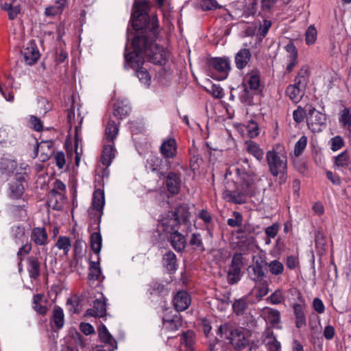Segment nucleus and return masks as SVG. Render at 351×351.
Wrapping results in <instances>:
<instances>
[{
    "label": "nucleus",
    "mask_w": 351,
    "mask_h": 351,
    "mask_svg": "<svg viewBox=\"0 0 351 351\" xmlns=\"http://www.w3.org/2000/svg\"><path fill=\"white\" fill-rule=\"evenodd\" d=\"M163 329L169 331L173 332L182 326V321L178 314H175L172 316L166 315L162 318Z\"/></svg>",
    "instance_id": "obj_20"
},
{
    "label": "nucleus",
    "mask_w": 351,
    "mask_h": 351,
    "mask_svg": "<svg viewBox=\"0 0 351 351\" xmlns=\"http://www.w3.org/2000/svg\"><path fill=\"white\" fill-rule=\"evenodd\" d=\"M67 306H69V311L71 313H80L82 311L80 305V299L77 295H73L67 300Z\"/></svg>",
    "instance_id": "obj_44"
},
{
    "label": "nucleus",
    "mask_w": 351,
    "mask_h": 351,
    "mask_svg": "<svg viewBox=\"0 0 351 351\" xmlns=\"http://www.w3.org/2000/svg\"><path fill=\"white\" fill-rule=\"evenodd\" d=\"M163 267L169 273H174L178 269V263L176 255L171 250L165 253L162 258Z\"/></svg>",
    "instance_id": "obj_21"
},
{
    "label": "nucleus",
    "mask_w": 351,
    "mask_h": 351,
    "mask_svg": "<svg viewBox=\"0 0 351 351\" xmlns=\"http://www.w3.org/2000/svg\"><path fill=\"white\" fill-rule=\"evenodd\" d=\"M210 66L219 73L217 79L222 80L227 77L230 70V61L226 58H216L210 61Z\"/></svg>",
    "instance_id": "obj_10"
},
{
    "label": "nucleus",
    "mask_w": 351,
    "mask_h": 351,
    "mask_svg": "<svg viewBox=\"0 0 351 351\" xmlns=\"http://www.w3.org/2000/svg\"><path fill=\"white\" fill-rule=\"evenodd\" d=\"M331 149L336 152L345 145L343 139L340 136H336L330 139Z\"/></svg>",
    "instance_id": "obj_63"
},
{
    "label": "nucleus",
    "mask_w": 351,
    "mask_h": 351,
    "mask_svg": "<svg viewBox=\"0 0 351 351\" xmlns=\"http://www.w3.org/2000/svg\"><path fill=\"white\" fill-rule=\"evenodd\" d=\"M247 307V302L245 298L236 300L232 304L233 311L237 315H242Z\"/></svg>",
    "instance_id": "obj_46"
},
{
    "label": "nucleus",
    "mask_w": 351,
    "mask_h": 351,
    "mask_svg": "<svg viewBox=\"0 0 351 351\" xmlns=\"http://www.w3.org/2000/svg\"><path fill=\"white\" fill-rule=\"evenodd\" d=\"M199 5L201 9L204 11L215 10L221 8L215 0H202L199 3Z\"/></svg>",
    "instance_id": "obj_56"
},
{
    "label": "nucleus",
    "mask_w": 351,
    "mask_h": 351,
    "mask_svg": "<svg viewBox=\"0 0 351 351\" xmlns=\"http://www.w3.org/2000/svg\"><path fill=\"white\" fill-rule=\"evenodd\" d=\"M30 237L31 240L36 245H46L48 243V235L45 228H33Z\"/></svg>",
    "instance_id": "obj_22"
},
{
    "label": "nucleus",
    "mask_w": 351,
    "mask_h": 351,
    "mask_svg": "<svg viewBox=\"0 0 351 351\" xmlns=\"http://www.w3.org/2000/svg\"><path fill=\"white\" fill-rule=\"evenodd\" d=\"M125 66H127L135 69L136 75L140 82L146 86H149L151 82V75L147 70L143 67L144 64V58L139 54H133V53L125 52Z\"/></svg>",
    "instance_id": "obj_5"
},
{
    "label": "nucleus",
    "mask_w": 351,
    "mask_h": 351,
    "mask_svg": "<svg viewBox=\"0 0 351 351\" xmlns=\"http://www.w3.org/2000/svg\"><path fill=\"white\" fill-rule=\"evenodd\" d=\"M306 145L307 137L306 136H301L295 145L294 155L297 157L300 156L302 154L304 149L306 148Z\"/></svg>",
    "instance_id": "obj_52"
},
{
    "label": "nucleus",
    "mask_w": 351,
    "mask_h": 351,
    "mask_svg": "<svg viewBox=\"0 0 351 351\" xmlns=\"http://www.w3.org/2000/svg\"><path fill=\"white\" fill-rule=\"evenodd\" d=\"M29 178L25 168L18 171L14 175V180L8 184V197L12 200L26 199L25 185L27 184Z\"/></svg>",
    "instance_id": "obj_4"
},
{
    "label": "nucleus",
    "mask_w": 351,
    "mask_h": 351,
    "mask_svg": "<svg viewBox=\"0 0 351 351\" xmlns=\"http://www.w3.org/2000/svg\"><path fill=\"white\" fill-rule=\"evenodd\" d=\"M244 266L242 254L236 253L233 255L231 265L228 271L227 280L230 285L236 284L241 277V269Z\"/></svg>",
    "instance_id": "obj_7"
},
{
    "label": "nucleus",
    "mask_w": 351,
    "mask_h": 351,
    "mask_svg": "<svg viewBox=\"0 0 351 351\" xmlns=\"http://www.w3.org/2000/svg\"><path fill=\"white\" fill-rule=\"evenodd\" d=\"M307 108L304 110L301 106H298L296 110L293 112V118L295 122L297 123H302L304 118H306Z\"/></svg>",
    "instance_id": "obj_55"
},
{
    "label": "nucleus",
    "mask_w": 351,
    "mask_h": 351,
    "mask_svg": "<svg viewBox=\"0 0 351 351\" xmlns=\"http://www.w3.org/2000/svg\"><path fill=\"white\" fill-rule=\"evenodd\" d=\"M17 162L14 159L2 158L0 162V172L1 174L11 176L16 169Z\"/></svg>",
    "instance_id": "obj_30"
},
{
    "label": "nucleus",
    "mask_w": 351,
    "mask_h": 351,
    "mask_svg": "<svg viewBox=\"0 0 351 351\" xmlns=\"http://www.w3.org/2000/svg\"><path fill=\"white\" fill-rule=\"evenodd\" d=\"M105 204L104 193L101 189H97L93 195L92 206L97 211H101Z\"/></svg>",
    "instance_id": "obj_40"
},
{
    "label": "nucleus",
    "mask_w": 351,
    "mask_h": 351,
    "mask_svg": "<svg viewBox=\"0 0 351 351\" xmlns=\"http://www.w3.org/2000/svg\"><path fill=\"white\" fill-rule=\"evenodd\" d=\"M309 75V67L307 65H304L298 72V74L294 79V82L297 83V84H300L302 86L305 87L308 81Z\"/></svg>",
    "instance_id": "obj_39"
},
{
    "label": "nucleus",
    "mask_w": 351,
    "mask_h": 351,
    "mask_svg": "<svg viewBox=\"0 0 351 351\" xmlns=\"http://www.w3.org/2000/svg\"><path fill=\"white\" fill-rule=\"evenodd\" d=\"M285 49L289 53L287 56L288 64L286 66V73H290L298 63V53L295 46L292 43L285 46Z\"/></svg>",
    "instance_id": "obj_19"
},
{
    "label": "nucleus",
    "mask_w": 351,
    "mask_h": 351,
    "mask_svg": "<svg viewBox=\"0 0 351 351\" xmlns=\"http://www.w3.org/2000/svg\"><path fill=\"white\" fill-rule=\"evenodd\" d=\"M252 271H250V278L255 282H261L265 277V273L261 263L256 261L250 267Z\"/></svg>",
    "instance_id": "obj_31"
},
{
    "label": "nucleus",
    "mask_w": 351,
    "mask_h": 351,
    "mask_svg": "<svg viewBox=\"0 0 351 351\" xmlns=\"http://www.w3.org/2000/svg\"><path fill=\"white\" fill-rule=\"evenodd\" d=\"M48 204L53 209L61 210L66 206V198L62 193L50 194Z\"/></svg>",
    "instance_id": "obj_27"
},
{
    "label": "nucleus",
    "mask_w": 351,
    "mask_h": 351,
    "mask_svg": "<svg viewBox=\"0 0 351 351\" xmlns=\"http://www.w3.org/2000/svg\"><path fill=\"white\" fill-rule=\"evenodd\" d=\"M236 173L240 180L241 189L234 190L226 189L224 195L228 201L237 204H242L246 202L247 195H252V186L254 184L256 176L252 169L249 160L242 158L237 162Z\"/></svg>",
    "instance_id": "obj_2"
},
{
    "label": "nucleus",
    "mask_w": 351,
    "mask_h": 351,
    "mask_svg": "<svg viewBox=\"0 0 351 351\" xmlns=\"http://www.w3.org/2000/svg\"><path fill=\"white\" fill-rule=\"evenodd\" d=\"M300 86L295 82L294 84L289 85L286 89V95L294 102H298L302 98Z\"/></svg>",
    "instance_id": "obj_41"
},
{
    "label": "nucleus",
    "mask_w": 351,
    "mask_h": 351,
    "mask_svg": "<svg viewBox=\"0 0 351 351\" xmlns=\"http://www.w3.org/2000/svg\"><path fill=\"white\" fill-rule=\"evenodd\" d=\"M98 334L101 341L104 343L103 346L108 348L109 351H114L117 349V343L116 340L104 324L98 328Z\"/></svg>",
    "instance_id": "obj_18"
},
{
    "label": "nucleus",
    "mask_w": 351,
    "mask_h": 351,
    "mask_svg": "<svg viewBox=\"0 0 351 351\" xmlns=\"http://www.w3.org/2000/svg\"><path fill=\"white\" fill-rule=\"evenodd\" d=\"M351 160L347 150L343 152L335 158V165L339 167H347L350 165Z\"/></svg>",
    "instance_id": "obj_47"
},
{
    "label": "nucleus",
    "mask_w": 351,
    "mask_h": 351,
    "mask_svg": "<svg viewBox=\"0 0 351 351\" xmlns=\"http://www.w3.org/2000/svg\"><path fill=\"white\" fill-rule=\"evenodd\" d=\"M180 225L178 219L173 216H169V212H168L166 216L161 219L158 228L159 232L170 234L178 231Z\"/></svg>",
    "instance_id": "obj_11"
},
{
    "label": "nucleus",
    "mask_w": 351,
    "mask_h": 351,
    "mask_svg": "<svg viewBox=\"0 0 351 351\" xmlns=\"http://www.w3.org/2000/svg\"><path fill=\"white\" fill-rule=\"evenodd\" d=\"M252 55L249 49H241L235 56V64L237 69H243L251 59Z\"/></svg>",
    "instance_id": "obj_25"
},
{
    "label": "nucleus",
    "mask_w": 351,
    "mask_h": 351,
    "mask_svg": "<svg viewBox=\"0 0 351 351\" xmlns=\"http://www.w3.org/2000/svg\"><path fill=\"white\" fill-rule=\"evenodd\" d=\"M234 219L230 218L227 221V223L230 227H239L242 224L243 217L240 213L237 211L233 212Z\"/></svg>",
    "instance_id": "obj_59"
},
{
    "label": "nucleus",
    "mask_w": 351,
    "mask_h": 351,
    "mask_svg": "<svg viewBox=\"0 0 351 351\" xmlns=\"http://www.w3.org/2000/svg\"><path fill=\"white\" fill-rule=\"evenodd\" d=\"M25 63L33 65L40 58V54L34 40H30L21 51Z\"/></svg>",
    "instance_id": "obj_9"
},
{
    "label": "nucleus",
    "mask_w": 351,
    "mask_h": 351,
    "mask_svg": "<svg viewBox=\"0 0 351 351\" xmlns=\"http://www.w3.org/2000/svg\"><path fill=\"white\" fill-rule=\"evenodd\" d=\"M90 246L93 251L95 254L100 252L102 246V239L101 234L99 232H93L90 235Z\"/></svg>",
    "instance_id": "obj_45"
},
{
    "label": "nucleus",
    "mask_w": 351,
    "mask_h": 351,
    "mask_svg": "<svg viewBox=\"0 0 351 351\" xmlns=\"http://www.w3.org/2000/svg\"><path fill=\"white\" fill-rule=\"evenodd\" d=\"M267 300L272 304H280L285 300V296L282 290H276L269 297L267 298Z\"/></svg>",
    "instance_id": "obj_50"
},
{
    "label": "nucleus",
    "mask_w": 351,
    "mask_h": 351,
    "mask_svg": "<svg viewBox=\"0 0 351 351\" xmlns=\"http://www.w3.org/2000/svg\"><path fill=\"white\" fill-rule=\"evenodd\" d=\"M240 100L242 103L247 105H253V96L251 90L245 87L242 93L240 95Z\"/></svg>",
    "instance_id": "obj_58"
},
{
    "label": "nucleus",
    "mask_w": 351,
    "mask_h": 351,
    "mask_svg": "<svg viewBox=\"0 0 351 351\" xmlns=\"http://www.w3.org/2000/svg\"><path fill=\"white\" fill-rule=\"evenodd\" d=\"M262 315L272 327H276L280 322V313L276 309L265 307L263 309Z\"/></svg>",
    "instance_id": "obj_23"
},
{
    "label": "nucleus",
    "mask_w": 351,
    "mask_h": 351,
    "mask_svg": "<svg viewBox=\"0 0 351 351\" xmlns=\"http://www.w3.org/2000/svg\"><path fill=\"white\" fill-rule=\"evenodd\" d=\"M326 122V115L317 110L313 106L307 107L306 124L308 128L313 132L322 130L321 127Z\"/></svg>",
    "instance_id": "obj_6"
},
{
    "label": "nucleus",
    "mask_w": 351,
    "mask_h": 351,
    "mask_svg": "<svg viewBox=\"0 0 351 351\" xmlns=\"http://www.w3.org/2000/svg\"><path fill=\"white\" fill-rule=\"evenodd\" d=\"M16 1V0H11L10 2L0 0V8L7 12L8 19L10 21L15 20L21 12V5L19 3L14 4Z\"/></svg>",
    "instance_id": "obj_16"
},
{
    "label": "nucleus",
    "mask_w": 351,
    "mask_h": 351,
    "mask_svg": "<svg viewBox=\"0 0 351 351\" xmlns=\"http://www.w3.org/2000/svg\"><path fill=\"white\" fill-rule=\"evenodd\" d=\"M265 341L268 351H280V343L276 340L272 331L268 330L266 332Z\"/></svg>",
    "instance_id": "obj_42"
},
{
    "label": "nucleus",
    "mask_w": 351,
    "mask_h": 351,
    "mask_svg": "<svg viewBox=\"0 0 351 351\" xmlns=\"http://www.w3.org/2000/svg\"><path fill=\"white\" fill-rule=\"evenodd\" d=\"M295 316V324L298 328H301L306 325V315L303 306L300 304H294L293 306Z\"/></svg>",
    "instance_id": "obj_34"
},
{
    "label": "nucleus",
    "mask_w": 351,
    "mask_h": 351,
    "mask_svg": "<svg viewBox=\"0 0 351 351\" xmlns=\"http://www.w3.org/2000/svg\"><path fill=\"white\" fill-rule=\"evenodd\" d=\"M317 39V30L313 25H311L305 33V40L307 45L315 43Z\"/></svg>",
    "instance_id": "obj_53"
},
{
    "label": "nucleus",
    "mask_w": 351,
    "mask_h": 351,
    "mask_svg": "<svg viewBox=\"0 0 351 351\" xmlns=\"http://www.w3.org/2000/svg\"><path fill=\"white\" fill-rule=\"evenodd\" d=\"M119 132V126L111 118L109 119L106 130L105 136L106 139L112 143H113L117 135Z\"/></svg>",
    "instance_id": "obj_36"
},
{
    "label": "nucleus",
    "mask_w": 351,
    "mask_h": 351,
    "mask_svg": "<svg viewBox=\"0 0 351 351\" xmlns=\"http://www.w3.org/2000/svg\"><path fill=\"white\" fill-rule=\"evenodd\" d=\"M245 144L247 153L252 155L259 162L263 160L264 152L256 143L252 141H247Z\"/></svg>",
    "instance_id": "obj_28"
},
{
    "label": "nucleus",
    "mask_w": 351,
    "mask_h": 351,
    "mask_svg": "<svg viewBox=\"0 0 351 351\" xmlns=\"http://www.w3.org/2000/svg\"><path fill=\"white\" fill-rule=\"evenodd\" d=\"M130 113V108L126 106H121L119 104H115L113 106V116L119 119H123Z\"/></svg>",
    "instance_id": "obj_49"
},
{
    "label": "nucleus",
    "mask_w": 351,
    "mask_h": 351,
    "mask_svg": "<svg viewBox=\"0 0 351 351\" xmlns=\"http://www.w3.org/2000/svg\"><path fill=\"white\" fill-rule=\"evenodd\" d=\"M173 302L177 312L183 311L191 304V298L186 291H180L175 295Z\"/></svg>",
    "instance_id": "obj_15"
},
{
    "label": "nucleus",
    "mask_w": 351,
    "mask_h": 351,
    "mask_svg": "<svg viewBox=\"0 0 351 351\" xmlns=\"http://www.w3.org/2000/svg\"><path fill=\"white\" fill-rule=\"evenodd\" d=\"M106 315V301L102 295L94 301L93 307L86 310L85 315L95 317H103Z\"/></svg>",
    "instance_id": "obj_14"
},
{
    "label": "nucleus",
    "mask_w": 351,
    "mask_h": 351,
    "mask_svg": "<svg viewBox=\"0 0 351 351\" xmlns=\"http://www.w3.org/2000/svg\"><path fill=\"white\" fill-rule=\"evenodd\" d=\"M265 159L269 171L274 177L282 178L287 173V154L284 146L277 144L266 152Z\"/></svg>",
    "instance_id": "obj_3"
},
{
    "label": "nucleus",
    "mask_w": 351,
    "mask_h": 351,
    "mask_svg": "<svg viewBox=\"0 0 351 351\" xmlns=\"http://www.w3.org/2000/svg\"><path fill=\"white\" fill-rule=\"evenodd\" d=\"M33 140L35 141L33 158L38 157L42 162L48 160L54 154L53 141H42L38 143L36 138Z\"/></svg>",
    "instance_id": "obj_8"
},
{
    "label": "nucleus",
    "mask_w": 351,
    "mask_h": 351,
    "mask_svg": "<svg viewBox=\"0 0 351 351\" xmlns=\"http://www.w3.org/2000/svg\"><path fill=\"white\" fill-rule=\"evenodd\" d=\"M160 152L163 158L167 161L173 158L177 153V144L174 138H168L163 141L160 147Z\"/></svg>",
    "instance_id": "obj_17"
},
{
    "label": "nucleus",
    "mask_w": 351,
    "mask_h": 351,
    "mask_svg": "<svg viewBox=\"0 0 351 351\" xmlns=\"http://www.w3.org/2000/svg\"><path fill=\"white\" fill-rule=\"evenodd\" d=\"M315 241L317 248H319L322 250H325L326 239L323 232L318 230L315 234Z\"/></svg>",
    "instance_id": "obj_60"
},
{
    "label": "nucleus",
    "mask_w": 351,
    "mask_h": 351,
    "mask_svg": "<svg viewBox=\"0 0 351 351\" xmlns=\"http://www.w3.org/2000/svg\"><path fill=\"white\" fill-rule=\"evenodd\" d=\"M230 343L239 350H242L249 345V340L245 337L243 331L239 328H235L230 331V337H226Z\"/></svg>",
    "instance_id": "obj_12"
},
{
    "label": "nucleus",
    "mask_w": 351,
    "mask_h": 351,
    "mask_svg": "<svg viewBox=\"0 0 351 351\" xmlns=\"http://www.w3.org/2000/svg\"><path fill=\"white\" fill-rule=\"evenodd\" d=\"M189 243L191 245L193 246L194 250L199 249L202 251L204 250L201 236L199 233H193L191 235Z\"/></svg>",
    "instance_id": "obj_57"
},
{
    "label": "nucleus",
    "mask_w": 351,
    "mask_h": 351,
    "mask_svg": "<svg viewBox=\"0 0 351 351\" xmlns=\"http://www.w3.org/2000/svg\"><path fill=\"white\" fill-rule=\"evenodd\" d=\"M339 122L344 129L350 130L351 128V112L350 109L344 107L339 112Z\"/></svg>",
    "instance_id": "obj_38"
},
{
    "label": "nucleus",
    "mask_w": 351,
    "mask_h": 351,
    "mask_svg": "<svg viewBox=\"0 0 351 351\" xmlns=\"http://www.w3.org/2000/svg\"><path fill=\"white\" fill-rule=\"evenodd\" d=\"M169 216L177 218L180 223H186L190 217L189 208L185 204H181L177 206L173 211H169Z\"/></svg>",
    "instance_id": "obj_26"
},
{
    "label": "nucleus",
    "mask_w": 351,
    "mask_h": 351,
    "mask_svg": "<svg viewBox=\"0 0 351 351\" xmlns=\"http://www.w3.org/2000/svg\"><path fill=\"white\" fill-rule=\"evenodd\" d=\"M53 322L55 326L58 328H62L64 324V315L62 308L55 306L53 311Z\"/></svg>",
    "instance_id": "obj_43"
},
{
    "label": "nucleus",
    "mask_w": 351,
    "mask_h": 351,
    "mask_svg": "<svg viewBox=\"0 0 351 351\" xmlns=\"http://www.w3.org/2000/svg\"><path fill=\"white\" fill-rule=\"evenodd\" d=\"M10 235L16 244L23 243L27 240L25 228L20 224L12 226Z\"/></svg>",
    "instance_id": "obj_32"
},
{
    "label": "nucleus",
    "mask_w": 351,
    "mask_h": 351,
    "mask_svg": "<svg viewBox=\"0 0 351 351\" xmlns=\"http://www.w3.org/2000/svg\"><path fill=\"white\" fill-rule=\"evenodd\" d=\"M147 162L149 169L156 171L160 180L165 177V173L162 167V159L158 156H152L148 159Z\"/></svg>",
    "instance_id": "obj_35"
},
{
    "label": "nucleus",
    "mask_w": 351,
    "mask_h": 351,
    "mask_svg": "<svg viewBox=\"0 0 351 351\" xmlns=\"http://www.w3.org/2000/svg\"><path fill=\"white\" fill-rule=\"evenodd\" d=\"M29 126L31 129L36 131L41 132L43 130V124L41 120L34 115L29 116Z\"/></svg>",
    "instance_id": "obj_51"
},
{
    "label": "nucleus",
    "mask_w": 351,
    "mask_h": 351,
    "mask_svg": "<svg viewBox=\"0 0 351 351\" xmlns=\"http://www.w3.org/2000/svg\"><path fill=\"white\" fill-rule=\"evenodd\" d=\"M116 149L114 145H104L102 155L101 157V163L106 167H109L112 160L115 157Z\"/></svg>",
    "instance_id": "obj_33"
},
{
    "label": "nucleus",
    "mask_w": 351,
    "mask_h": 351,
    "mask_svg": "<svg viewBox=\"0 0 351 351\" xmlns=\"http://www.w3.org/2000/svg\"><path fill=\"white\" fill-rule=\"evenodd\" d=\"M268 271L273 276H278L283 274L285 271V266L280 261L275 259L270 262H265Z\"/></svg>",
    "instance_id": "obj_37"
},
{
    "label": "nucleus",
    "mask_w": 351,
    "mask_h": 351,
    "mask_svg": "<svg viewBox=\"0 0 351 351\" xmlns=\"http://www.w3.org/2000/svg\"><path fill=\"white\" fill-rule=\"evenodd\" d=\"M21 200L23 201L22 204L12 206V212L15 215L19 214V218L24 219L27 217V212L26 210L27 206V199H23Z\"/></svg>",
    "instance_id": "obj_48"
},
{
    "label": "nucleus",
    "mask_w": 351,
    "mask_h": 351,
    "mask_svg": "<svg viewBox=\"0 0 351 351\" xmlns=\"http://www.w3.org/2000/svg\"><path fill=\"white\" fill-rule=\"evenodd\" d=\"M247 82L251 90H258L260 86V77L256 73H252Z\"/></svg>",
    "instance_id": "obj_61"
},
{
    "label": "nucleus",
    "mask_w": 351,
    "mask_h": 351,
    "mask_svg": "<svg viewBox=\"0 0 351 351\" xmlns=\"http://www.w3.org/2000/svg\"><path fill=\"white\" fill-rule=\"evenodd\" d=\"M101 274V269L99 266V263L90 262V272L88 274V278L90 280H98Z\"/></svg>",
    "instance_id": "obj_54"
},
{
    "label": "nucleus",
    "mask_w": 351,
    "mask_h": 351,
    "mask_svg": "<svg viewBox=\"0 0 351 351\" xmlns=\"http://www.w3.org/2000/svg\"><path fill=\"white\" fill-rule=\"evenodd\" d=\"M247 130L250 138L256 137L259 134L258 123L254 121H250L247 125Z\"/></svg>",
    "instance_id": "obj_62"
},
{
    "label": "nucleus",
    "mask_w": 351,
    "mask_h": 351,
    "mask_svg": "<svg viewBox=\"0 0 351 351\" xmlns=\"http://www.w3.org/2000/svg\"><path fill=\"white\" fill-rule=\"evenodd\" d=\"M194 333L192 331H187L184 332L182 337V344L185 347H190L193 344Z\"/></svg>",
    "instance_id": "obj_64"
},
{
    "label": "nucleus",
    "mask_w": 351,
    "mask_h": 351,
    "mask_svg": "<svg viewBox=\"0 0 351 351\" xmlns=\"http://www.w3.org/2000/svg\"><path fill=\"white\" fill-rule=\"evenodd\" d=\"M27 271L30 278L37 280L40 275V263L38 258L29 256L27 259Z\"/></svg>",
    "instance_id": "obj_24"
},
{
    "label": "nucleus",
    "mask_w": 351,
    "mask_h": 351,
    "mask_svg": "<svg viewBox=\"0 0 351 351\" xmlns=\"http://www.w3.org/2000/svg\"><path fill=\"white\" fill-rule=\"evenodd\" d=\"M149 1L135 0L131 14L132 26L136 31L132 40L133 54H139L154 64H165L167 51L154 43L158 34V21L156 16L149 17Z\"/></svg>",
    "instance_id": "obj_1"
},
{
    "label": "nucleus",
    "mask_w": 351,
    "mask_h": 351,
    "mask_svg": "<svg viewBox=\"0 0 351 351\" xmlns=\"http://www.w3.org/2000/svg\"><path fill=\"white\" fill-rule=\"evenodd\" d=\"M166 186L167 191L173 194H178L181 187V174L173 171L169 172L166 176Z\"/></svg>",
    "instance_id": "obj_13"
},
{
    "label": "nucleus",
    "mask_w": 351,
    "mask_h": 351,
    "mask_svg": "<svg viewBox=\"0 0 351 351\" xmlns=\"http://www.w3.org/2000/svg\"><path fill=\"white\" fill-rule=\"evenodd\" d=\"M171 246L177 252H182L186 247V239L178 231L169 234Z\"/></svg>",
    "instance_id": "obj_29"
}]
</instances>
